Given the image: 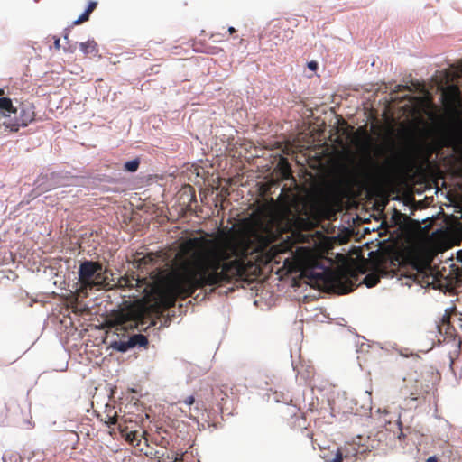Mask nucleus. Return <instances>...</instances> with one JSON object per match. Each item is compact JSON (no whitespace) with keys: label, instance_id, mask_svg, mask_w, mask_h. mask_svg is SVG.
Returning <instances> with one entry per match:
<instances>
[{"label":"nucleus","instance_id":"5701e85b","mask_svg":"<svg viewBox=\"0 0 462 462\" xmlns=\"http://www.w3.org/2000/svg\"><path fill=\"white\" fill-rule=\"evenodd\" d=\"M402 162V158H401V157H395V158L393 159V161H392V162H388V164H389L392 168H398V167H400V166H401Z\"/></svg>","mask_w":462,"mask_h":462},{"label":"nucleus","instance_id":"4c0bfd02","mask_svg":"<svg viewBox=\"0 0 462 462\" xmlns=\"http://www.w3.org/2000/svg\"><path fill=\"white\" fill-rule=\"evenodd\" d=\"M214 42H222V40L221 39L214 40Z\"/></svg>","mask_w":462,"mask_h":462},{"label":"nucleus","instance_id":"9d476101","mask_svg":"<svg viewBox=\"0 0 462 462\" xmlns=\"http://www.w3.org/2000/svg\"><path fill=\"white\" fill-rule=\"evenodd\" d=\"M386 274L387 271L383 266V263H377L374 271L365 275L363 282L368 288L374 287L379 282L380 277L385 276Z\"/></svg>","mask_w":462,"mask_h":462},{"label":"nucleus","instance_id":"2f4dec72","mask_svg":"<svg viewBox=\"0 0 462 462\" xmlns=\"http://www.w3.org/2000/svg\"><path fill=\"white\" fill-rule=\"evenodd\" d=\"M426 462H438V459L436 458V457H430Z\"/></svg>","mask_w":462,"mask_h":462},{"label":"nucleus","instance_id":"f257e3e1","mask_svg":"<svg viewBox=\"0 0 462 462\" xmlns=\"http://www.w3.org/2000/svg\"><path fill=\"white\" fill-rule=\"evenodd\" d=\"M285 229L280 219L246 224L235 238L226 241L192 237L183 241L177 254L179 264L155 284L161 304L168 309L180 298L192 296L198 289L221 286L234 280L257 276L261 266L291 250V242L273 245Z\"/></svg>","mask_w":462,"mask_h":462},{"label":"nucleus","instance_id":"dca6fc26","mask_svg":"<svg viewBox=\"0 0 462 462\" xmlns=\"http://www.w3.org/2000/svg\"><path fill=\"white\" fill-rule=\"evenodd\" d=\"M129 340L133 347L135 346H146L149 343L147 337L142 334L134 335Z\"/></svg>","mask_w":462,"mask_h":462},{"label":"nucleus","instance_id":"c85d7f7f","mask_svg":"<svg viewBox=\"0 0 462 462\" xmlns=\"http://www.w3.org/2000/svg\"><path fill=\"white\" fill-rule=\"evenodd\" d=\"M54 47L57 50H60V38L58 37H54Z\"/></svg>","mask_w":462,"mask_h":462},{"label":"nucleus","instance_id":"412c9836","mask_svg":"<svg viewBox=\"0 0 462 462\" xmlns=\"http://www.w3.org/2000/svg\"><path fill=\"white\" fill-rule=\"evenodd\" d=\"M341 451L344 453V454H346L347 455V460L350 458V457L353 455L355 456L356 455V448L355 446L353 445H350L349 447H346L344 448H340Z\"/></svg>","mask_w":462,"mask_h":462},{"label":"nucleus","instance_id":"b1692460","mask_svg":"<svg viewBox=\"0 0 462 462\" xmlns=\"http://www.w3.org/2000/svg\"><path fill=\"white\" fill-rule=\"evenodd\" d=\"M195 402V398L193 396H189L187 397L184 401H183V403L187 406H189V408L190 409V406ZM193 415L191 414V412L189 411V417H192Z\"/></svg>","mask_w":462,"mask_h":462},{"label":"nucleus","instance_id":"c9c22d12","mask_svg":"<svg viewBox=\"0 0 462 462\" xmlns=\"http://www.w3.org/2000/svg\"><path fill=\"white\" fill-rule=\"evenodd\" d=\"M4 94H5L4 89H1V88H0V96H2V95H4Z\"/></svg>","mask_w":462,"mask_h":462},{"label":"nucleus","instance_id":"4be33fe9","mask_svg":"<svg viewBox=\"0 0 462 462\" xmlns=\"http://www.w3.org/2000/svg\"><path fill=\"white\" fill-rule=\"evenodd\" d=\"M344 177L347 180H350L354 177V172L347 166H343Z\"/></svg>","mask_w":462,"mask_h":462},{"label":"nucleus","instance_id":"a878e982","mask_svg":"<svg viewBox=\"0 0 462 462\" xmlns=\"http://www.w3.org/2000/svg\"><path fill=\"white\" fill-rule=\"evenodd\" d=\"M97 5V2H95V1H90V2L88 3V7H87L86 11H88V13H90V14H91V13L96 9Z\"/></svg>","mask_w":462,"mask_h":462},{"label":"nucleus","instance_id":"cd10ccee","mask_svg":"<svg viewBox=\"0 0 462 462\" xmlns=\"http://www.w3.org/2000/svg\"><path fill=\"white\" fill-rule=\"evenodd\" d=\"M218 51H219V49L217 47H210L207 52L209 54H217L218 52Z\"/></svg>","mask_w":462,"mask_h":462},{"label":"nucleus","instance_id":"20e7f679","mask_svg":"<svg viewBox=\"0 0 462 462\" xmlns=\"http://www.w3.org/2000/svg\"><path fill=\"white\" fill-rule=\"evenodd\" d=\"M105 422L109 427L111 425H117V429L122 436L131 445H140L141 439H139V432L136 430V421L128 419L125 415L119 417L114 407L106 405L105 411Z\"/></svg>","mask_w":462,"mask_h":462},{"label":"nucleus","instance_id":"0eeeda50","mask_svg":"<svg viewBox=\"0 0 462 462\" xmlns=\"http://www.w3.org/2000/svg\"><path fill=\"white\" fill-rule=\"evenodd\" d=\"M265 35L269 37L270 42H273L271 45L273 47L292 39L294 31L289 27L287 22L275 19L269 23L268 32Z\"/></svg>","mask_w":462,"mask_h":462},{"label":"nucleus","instance_id":"39448f33","mask_svg":"<svg viewBox=\"0 0 462 462\" xmlns=\"http://www.w3.org/2000/svg\"><path fill=\"white\" fill-rule=\"evenodd\" d=\"M462 74V61L457 68H452L444 72V80L447 87L442 88V99L446 106H457L460 104V88L453 84L458 81Z\"/></svg>","mask_w":462,"mask_h":462},{"label":"nucleus","instance_id":"f03ea898","mask_svg":"<svg viewBox=\"0 0 462 462\" xmlns=\"http://www.w3.org/2000/svg\"><path fill=\"white\" fill-rule=\"evenodd\" d=\"M439 378V374L430 369L410 372L402 380L400 393L404 399L415 401L425 398Z\"/></svg>","mask_w":462,"mask_h":462},{"label":"nucleus","instance_id":"393cba45","mask_svg":"<svg viewBox=\"0 0 462 462\" xmlns=\"http://www.w3.org/2000/svg\"><path fill=\"white\" fill-rule=\"evenodd\" d=\"M435 152V147L432 144H427L425 147L426 158L429 159Z\"/></svg>","mask_w":462,"mask_h":462},{"label":"nucleus","instance_id":"aec40b11","mask_svg":"<svg viewBox=\"0 0 462 462\" xmlns=\"http://www.w3.org/2000/svg\"><path fill=\"white\" fill-rule=\"evenodd\" d=\"M131 347H133V346H132L129 339L127 341H120L117 346V349L121 352H125L126 350H128Z\"/></svg>","mask_w":462,"mask_h":462},{"label":"nucleus","instance_id":"4468645a","mask_svg":"<svg viewBox=\"0 0 462 462\" xmlns=\"http://www.w3.org/2000/svg\"><path fill=\"white\" fill-rule=\"evenodd\" d=\"M80 51L85 55L97 56L98 53L97 44L94 40H88L85 42H81L79 45Z\"/></svg>","mask_w":462,"mask_h":462},{"label":"nucleus","instance_id":"c756f323","mask_svg":"<svg viewBox=\"0 0 462 462\" xmlns=\"http://www.w3.org/2000/svg\"><path fill=\"white\" fill-rule=\"evenodd\" d=\"M183 457H184V454H177L176 457H174V460L173 462H180V461H183Z\"/></svg>","mask_w":462,"mask_h":462},{"label":"nucleus","instance_id":"473e14b6","mask_svg":"<svg viewBox=\"0 0 462 462\" xmlns=\"http://www.w3.org/2000/svg\"><path fill=\"white\" fill-rule=\"evenodd\" d=\"M228 32H229L230 34H233L234 32H236V29H235L234 27H229V28H228Z\"/></svg>","mask_w":462,"mask_h":462},{"label":"nucleus","instance_id":"7c9ffc66","mask_svg":"<svg viewBox=\"0 0 462 462\" xmlns=\"http://www.w3.org/2000/svg\"><path fill=\"white\" fill-rule=\"evenodd\" d=\"M308 67L310 69L314 70L317 69V63L315 61H310V62H309Z\"/></svg>","mask_w":462,"mask_h":462},{"label":"nucleus","instance_id":"a211bd4d","mask_svg":"<svg viewBox=\"0 0 462 462\" xmlns=\"http://www.w3.org/2000/svg\"><path fill=\"white\" fill-rule=\"evenodd\" d=\"M214 395L216 396V398H217L220 401L219 404L223 408L227 402V398H228L227 393H225L224 390L219 388V389H216L214 391Z\"/></svg>","mask_w":462,"mask_h":462},{"label":"nucleus","instance_id":"7ed1b4c3","mask_svg":"<svg viewBox=\"0 0 462 462\" xmlns=\"http://www.w3.org/2000/svg\"><path fill=\"white\" fill-rule=\"evenodd\" d=\"M106 269L99 262L84 261L80 263L79 269V293L87 294V290L97 287L106 288L110 286L107 281Z\"/></svg>","mask_w":462,"mask_h":462},{"label":"nucleus","instance_id":"423d86ee","mask_svg":"<svg viewBox=\"0 0 462 462\" xmlns=\"http://www.w3.org/2000/svg\"><path fill=\"white\" fill-rule=\"evenodd\" d=\"M16 115L3 122V126L10 132L16 133L21 127H26L35 120L36 112L33 103L24 101L15 107Z\"/></svg>","mask_w":462,"mask_h":462},{"label":"nucleus","instance_id":"2eb2a0df","mask_svg":"<svg viewBox=\"0 0 462 462\" xmlns=\"http://www.w3.org/2000/svg\"><path fill=\"white\" fill-rule=\"evenodd\" d=\"M156 260V255L154 254H147L142 257H138L134 259V263H136L138 268L145 267L146 265L152 264Z\"/></svg>","mask_w":462,"mask_h":462},{"label":"nucleus","instance_id":"e433bc0d","mask_svg":"<svg viewBox=\"0 0 462 462\" xmlns=\"http://www.w3.org/2000/svg\"><path fill=\"white\" fill-rule=\"evenodd\" d=\"M155 324H156V322L152 320V321L150 323V326H154Z\"/></svg>","mask_w":462,"mask_h":462},{"label":"nucleus","instance_id":"ddd939ff","mask_svg":"<svg viewBox=\"0 0 462 462\" xmlns=\"http://www.w3.org/2000/svg\"><path fill=\"white\" fill-rule=\"evenodd\" d=\"M0 110L3 113V116L5 120L11 118V115H16V109L13 105V102L8 97H0Z\"/></svg>","mask_w":462,"mask_h":462},{"label":"nucleus","instance_id":"1a4fd4ad","mask_svg":"<svg viewBox=\"0 0 462 462\" xmlns=\"http://www.w3.org/2000/svg\"><path fill=\"white\" fill-rule=\"evenodd\" d=\"M393 428H396V431L390 429V428H386L384 430H382L378 433V436H379V439L381 440L382 438H384L385 439H389L391 443H390V446L391 448H393L396 446V442L397 441H401V439L404 436L403 433H402V423L401 422H396L393 425Z\"/></svg>","mask_w":462,"mask_h":462},{"label":"nucleus","instance_id":"6ab92c4d","mask_svg":"<svg viewBox=\"0 0 462 462\" xmlns=\"http://www.w3.org/2000/svg\"><path fill=\"white\" fill-rule=\"evenodd\" d=\"M90 13L85 10V12L76 20L73 22V25H79L84 22L88 21Z\"/></svg>","mask_w":462,"mask_h":462},{"label":"nucleus","instance_id":"f3484780","mask_svg":"<svg viewBox=\"0 0 462 462\" xmlns=\"http://www.w3.org/2000/svg\"><path fill=\"white\" fill-rule=\"evenodd\" d=\"M140 165L139 159H134L132 161H128L124 164V170L129 172H135Z\"/></svg>","mask_w":462,"mask_h":462},{"label":"nucleus","instance_id":"6e6552de","mask_svg":"<svg viewBox=\"0 0 462 462\" xmlns=\"http://www.w3.org/2000/svg\"><path fill=\"white\" fill-rule=\"evenodd\" d=\"M357 281V274L352 271L337 272L329 275L331 286L338 294L351 292Z\"/></svg>","mask_w":462,"mask_h":462},{"label":"nucleus","instance_id":"f704fd0d","mask_svg":"<svg viewBox=\"0 0 462 462\" xmlns=\"http://www.w3.org/2000/svg\"><path fill=\"white\" fill-rule=\"evenodd\" d=\"M294 418L295 420H299L300 419H301V417L300 415H294Z\"/></svg>","mask_w":462,"mask_h":462},{"label":"nucleus","instance_id":"bb28decb","mask_svg":"<svg viewBox=\"0 0 462 462\" xmlns=\"http://www.w3.org/2000/svg\"><path fill=\"white\" fill-rule=\"evenodd\" d=\"M395 90L394 92H399V91H402V90H411L409 87L407 86H402V85H398L395 87Z\"/></svg>","mask_w":462,"mask_h":462},{"label":"nucleus","instance_id":"f8f14e48","mask_svg":"<svg viewBox=\"0 0 462 462\" xmlns=\"http://www.w3.org/2000/svg\"><path fill=\"white\" fill-rule=\"evenodd\" d=\"M277 202H278L282 213H284V214L291 213V207L293 204V199L291 198V194L284 193L283 190H282L280 196L277 199Z\"/></svg>","mask_w":462,"mask_h":462},{"label":"nucleus","instance_id":"9b49d317","mask_svg":"<svg viewBox=\"0 0 462 462\" xmlns=\"http://www.w3.org/2000/svg\"><path fill=\"white\" fill-rule=\"evenodd\" d=\"M140 280L135 277L134 273L120 277L115 286L123 289H132L139 285Z\"/></svg>","mask_w":462,"mask_h":462},{"label":"nucleus","instance_id":"72a5a7b5","mask_svg":"<svg viewBox=\"0 0 462 462\" xmlns=\"http://www.w3.org/2000/svg\"><path fill=\"white\" fill-rule=\"evenodd\" d=\"M219 35H221V33H219V32H214V33H212V34L210 35V38H211V39H214L215 37L219 36Z\"/></svg>","mask_w":462,"mask_h":462}]
</instances>
